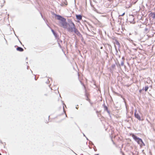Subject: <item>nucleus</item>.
Listing matches in <instances>:
<instances>
[{
    "label": "nucleus",
    "mask_w": 155,
    "mask_h": 155,
    "mask_svg": "<svg viewBox=\"0 0 155 155\" xmlns=\"http://www.w3.org/2000/svg\"><path fill=\"white\" fill-rule=\"evenodd\" d=\"M142 14L143 16V17H141L140 20H141L142 21H140V24L138 25V26H139L140 28H144V30L145 31V20H143L145 17L144 16V14L143 15V13H142Z\"/></svg>",
    "instance_id": "nucleus-2"
},
{
    "label": "nucleus",
    "mask_w": 155,
    "mask_h": 155,
    "mask_svg": "<svg viewBox=\"0 0 155 155\" xmlns=\"http://www.w3.org/2000/svg\"><path fill=\"white\" fill-rule=\"evenodd\" d=\"M61 5V6H63V5Z\"/></svg>",
    "instance_id": "nucleus-32"
},
{
    "label": "nucleus",
    "mask_w": 155,
    "mask_h": 155,
    "mask_svg": "<svg viewBox=\"0 0 155 155\" xmlns=\"http://www.w3.org/2000/svg\"><path fill=\"white\" fill-rule=\"evenodd\" d=\"M76 17L77 19L79 20H81L82 18V16L81 15H76Z\"/></svg>",
    "instance_id": "nucleus-8"
},
{
    "label": "nucleus",
    "mask_w": 155,
    "mask_h": 155,
    "mask_svg": "<svg viewBox=\"0 0 155 155\" xmlns=\"http://www.w3.org/2000/svg\"><path fill=\"white\" fill-rule=\"evenodd\" d=\"M133 138L137 141V143L140 145V146H142L143 145H144V143H143L142 140L137 137V136L134 135H132Z\"/></svg>",
    "instance_id": "nucleus-3"
},
{
    "label": "nucleus",
    "mask_w": 155,
    "mask_h": 155,
    "mask_svg": "<svg viewBox=\"0 0 155 155\" xmlns=\"http://www.w3.org/2000/svg\"><path fill=\"white\" fill-rule=\"evenodd\" d=\"M35 80H37V79H36L35 76Z\"/></svg>",
    "instance_id": "nucleus-23"
},
{
    "label": "nucleus",
    "mask_w": 155,
    "mask_h": 155,
    "mask_svg": "<svg viewBox=\"0 0 155 155\" xmlns=\"http://www.w3.org/2000/svg\"><path fill=\"white\" fill-rule=\"evenodd\" d=\"M68 25V23L66 21H62V25L64 28H66Z\"/></svg>",
    "instance_id": "nucleus-7"
},
{
    "label": "nucleus",
    "mask_w": 155,
    "mask_h": 155,
    "mask_svg": "<svg viewBox=\"0 0 155 155\" xmlns=\"http://www.w3.org/2000/svg\"><path fill=\"white\" fill-rule=\"evenodd\" d=\"M68 25L69 27L67 28L68 31L69 32H73L76 28L75 24L72 21H71Z\"/></svg>",
    "instance_id": "nucleus-1"
},
{
    "label": "nucleus",
    "mask_w": 155,
    "mask_h": 155,
    "mask_svg": "<svg viewBox=\"0 0 155 155\" xmlns=\"http://www.w3.org/2000/svg\"><path fill=\"white\" fill-rule=\"evenodd\" d=\"M90 97H86V100L89 102H90V99L89 98Z\"/></svg>",
    "instance_id": "nucleus-16"
},
{
    "label": "nucleus",
    "mask_w": 155,
    "mask_h": 155,
    "mask_svg": "<svg viewBox=\"0 0 155 155\" xmlns=\"http://www.w3.org/2000/svg\"><path fill=\"white\" fill-rule=\"evenodd\" d=\"M122 59H124V57H123L122 58Z\"/></svg>",
    "instance_id": "nucleus-28"
},
{
    "label": "nucleus",
    "mask_w": 155,
    "mask_h": 155,
    "mask_svg": "<svg viewBox=\"0 0 155 155\" xmlns=\"http://www.w3.org/2000/svg\"><path fill=\"white\" fill-rule=\"evenodd\" d=\"M58 46H59L60 47V48H62V47L60 45V42H59V41H58Z\"/></svg>",
    "instance_id": "nucleus-17"
},
{
    "label": "nucleus",
    "mask_w": 155,
    "mask_h": 155,
    "mask_svg": "<svg viewBox=\"0 0 155 155\" xmlns=\"http://www.w3.org/2000/svg\"><path fill=\"white\" fill-rule=\"evenodd\" d=\"M102 48H103V47H101V49H102Z\"/></svg>",
    "instance_id": "nucleus-27"
},
{
    "label": "nucleus",
    "mask_w": 155,
    "mask_h": 155,
    "mask_svg": "<svg viewBox=\"0 0 155 155\" xmlns=\"http://www.w3.org/2000/svg\"><path fill=\"white\" fill-rule=\"evenodd\" d=\"M80 82L81 84L84 87H85L83 83H82L81 81H80Z\"/></svg>",
    "instance_id": "nucleus-18"
},
{
    "label": "nucleus",
    "mask_w": 155,
    "mask_h": 155,
    "mask_svg": "<svg viewBox=\"0 0 155 155\" xmlns=\"http://www.w3.org/2000/svg\"><path fill=\"white\" fill-rule=\"evenodd\" d=\"M85 96L86 97H90V95L89 93H87L85 94Z\"/></svg>",
    "instance_id": "nucleus-14"
},
{
    "label": "nucleus",
    "mask_w": 155,
    "mask_h": 155,
    "mask_svg": "<svg viewBox=\"0 0 155 155\" xmlns=\"http://www.w3.org/2000/svg\"><path fill=\"white\" fill-rule=\"evenodd\" d=\"M64 4L66 5H67V3H64Z\"/></svg>",
    "instance_id": "nucleus-24"
},
{
    "label": "nucleus",
    "mask_w": 155,
    "mask_h": 155,
    "mask_svg": "<svg viewBox=\"0 0 155 155\" xmlns=\"http://www.w3.org/2000/svg\"><path fill=\"white\" fill-rule=\"evenodd\" d=\"M115 64L116 65H117V66L118 67V66H120V64H119L118 65H117V63L116 62L115 63ZM124 65V61H121V64H120V65L121 66H123Z\"/></svg>",
    "instance_id": "nucleus-12"
},
{
    "label": "nucleus",
    "mask_w": 155,
    "mask_h": 155,
    "mask_svg": "<svg viewBox=\"0 0 155 155\" xmlns=\"http://www.w3.org/2000/svg\"><path fill=\"white\" fill-rule=\"evenodd\" d=\"M136 112H137V111H135V112L134 115H135V117L136 118H137V119H138V120H140V117L138 114H136Z\"/></svg>",
    "instance_id": "nucleus-9"
},
{
    "label": "nucleus",
    "mask_w": 155,
    "mask_h": 155,
    "mask_svg": "<svg viewBox=\"0 0 155 155\" xmlns=\"http://www.w3.org/2000/svg\"><path fill=\"white\" fill-rule=\"evenodd\" d=\"M116 44L117 45H118L119 47L120 46V44L117 40H116Z\"/></svg>",
    "instance_id": "nucleus-13"
},
{
    "label": "nucleus",
    "mask_w": 155,
    "mask_h": 155,
    "mask_svg": "<svg viewBox=\"0 0 155 155\" xmlns=\"http://www.w3.org/2000/svg\"><path fill=\"white\" fill-rule=\"evenodd\" d=\"M40 14H41V16L42 18H43V19H44V20H45L44 18H43V15H42V14L41 13V12H40Z\"/></svg>",
    "instance_id": "nucleus-20"
},
{
    "label": "nucleus",
    "mask_w": 155,
    "mask_h": 155,
    "mask_svg": "<svg viewBox=\"0 0 155 155\" xmlns=\"http://www.w3.org/2000/svg\"><path fill=\"white\" fill-rule=\"evenodd\" d=\"M115 64H113L111 66V68L112 69H113L115 68Z\"/></svg>",
    "instance_id": "nucleus-15"
},
{
    "label": "nucleus",
    "mask_w": 155,
    "mask_h": 155,
    "mask_svg": "<svg viewBox=\"0 0 155 155\" xmlns=\"http://www.w3.org/2000/svg\"><path fill=\"white\" fill-rule=\"evenodd\" d=\"M16 50L18 51H20V52L23 51H24V49L22 48L21 47H18L16 48Z\"/></svg>",
    "instance_id": "nucleus-11"
},
{
    "label": "nucleus",
    "mask_w": 155,
    "mask_h": 155,
    "mask_svg": "<svg viewBox=\"0 0 155 155\" xmlns=\"http://www.w3.org/2000/svg\"><path fill=\"white\" fill-rule=\"evenodd\" d=\"M143 12L144 13H145V12H144V11H143Z\"/></svg>",
    "instance_id": "nucleus-33"
},
{
    "label": "nucleus",
    "mask_w": 155,
    "mask_h": 155,
    "mask_svg": "<svg viewBox=\"0 0 155 155\" xmlns=\"http://www.w3.org/2000/svg\"><path fill=\"white\" fill-rule=\"evenodd\" d=\"M20 41V42L21 44V42L20 41Z\"/></svg>",
    "instance_id": "nucleus-31"
},
{
    "label": "nucleus",
    "mask_w": 155,
    "mask_h": 155,
    "mask_svg": "<svg viewBox=\"0 0 155 155\" xmlns=\"http://www.w3.org/2000/svg\"><path fill=\"white\" fill-rule=\"evenodd\" d=\"M116 50L117 51V49L116 48Z\"/></svg>",
    "instance_id": "nucleus-30"
},
{
    "label": "nucleus",
    "mask_w": 155,
    "mask_h": 155,
    "mask_svg": "<svg viewBox=\"0 0 155 155\" xmlns=\"http://www.w3.org/2000/svg\"><path fill=\"white\" fill-rule=\"evenodd\" d=\"M105 108H106V109H107V107H105Z\"/></svg>",
    "instance_id": "nucleus-29"
},
{
    "label": "nucleus",
    "mask_w": 155,
    "mask_h": 155,
    "mask_svg": "<svg viewBox=\"0 0 155 155\" xmlns=\"http://www.w3.org/2000/svg\"><path fill=\"white\" fill-rule=\"evenodd\" d=\"M55 16H57V19L58 20L61 21L62 22L63 21H66V19L62 17L61 16L59 15H58L57 14L55 15Z\"/></svg>",
    "instance_id": "nucleus-4"
},
{
    "label": "nucleus",
    "mask_w": 155,
    "mask_h": 155,
    "mask_svg": "<svg viewBox=\"0 0 155 155\" xmlns=\"http://www.w3.org/2000/svg\"><path fill=\"white\" fill-rule=\"evenodd\" d=\"M0 155H2L0 153Z\"/></svg>",
    "instance_id": "nucleus-34"
},
{
    "label": "nucleus",
    "mask_w": 155,
    "mask_h": 155,
    "mask_svg": "<svg viewBox=\"0 0 155 155\" xmlns=\"http://www.w3.org/2000/svg\"><path fill=\"white\" fill-rule=\"evenodd\" d=\"M49 83V81H48H48H47L46 82V83L47 84H48Z\"/></svg>",
    "instance_id": "nucleus-21"
},
{
    "label": "nucleus",
    "mask_w": 155,
    "mask_h": 155,
    "mask_svg": "<svg viewBox=\"0 0 155 155\" xmlns=\"http://www.w3.org/2000/svg\"><path fill=\"white\" fill-rule=\"evenodd\" d=\"M73 32H74V33H75L78 36H82V35L81 34V33L78 31V30L76 28L74 29V31Z\"/></svg>",
    "instance_id": "nucleus-5"
},
{
    "label": "nucleus",
    "mask_w": 155,
    "mask_h": 155,
    "mask_svg": "<svg viewBox=\"0 0 155 155\" xmlns=\"http://www.w3.org/2000/svg\"><path fill=\"white\" fill-rule=\"evenodd\" d=\"M51 31L55 38L57 39H59L58 35L52 29H51Z\"/></svg>",
    "instance_id": "nucleus-6"
},
{
    "label": "nucleus",
    "mask_w": 155,
    "mask_h": 155,
    "mask_svg": "<svg viewBox=\"0 0 155 155\" xmlns=\"http://www.w3.org/2000/svg\"><path fill=\"white\" fill-rule=\"evenodd\" d=\"M58 39V41H59V42H60H60L62 43V41L61 40L59 39V38Z\"/></svg>",
    "instance_id": "nucleus-19"
},
{
    "label": "nucleus",
    "mask_w": 155,
    "mask_h": 155,
    "mask_svg": "<svg viewBox=\"0 0 155 155\" xmlns=\"http://www.w3.org/2000/svg\"><path fill=\"white\" fill-rule=\"evenodd\" d=\"M148 88H146V91H147V90Z\"/></svg>",
    "instance_id": "nucleus-25"
},
{
    "label": "nucleus",
    "mask_w": 155,
    "mask_h": 155,
    "mask_svg": "<svg viewBox=\"0 0 155 155\" xmlns=\"http://www.w3.org/2000/svg\"><path fill=\"white\" fill-rule=\"evenodd\" d=\"M125 14V13H124L122 15H121L122 16H123Z\"/></svg>",
    "instance_id": "nucleus-22"
},
{
    "label": "nucleus",
    "mask_w": 155,
    "mask_h": 155,
    "mask_svg": "<svg viewBox=\"0 0 155 155\" xmlns=\"http://www.w3.org/2000/svg\"><path fill=\"white\" fill-rule=\"evenodd\" d=\"M149 16L153 18H155V13H151L149 14Z\"/></svg>",
    "instance_id": "nucleus-10"
},
{
    "label": "nucleus",
    "mask_w": 155,
    "mask_h": 155,
    "mask_svg": "<svg viewBox=\"0 0 155 155\" xmlns=\"http://www.w3.org/2000/svg\"><path fill=\"white\" fill-rule=\"evenodd\" d=\"M28 67H29V66H28L27 67V68L28 69Z\"/></svg>",
    "instance_id": "nucleus-26"
}]
</instances>
